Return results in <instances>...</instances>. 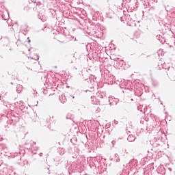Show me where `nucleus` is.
Listing matches in <instances>:
<instances>
[{"mask_svg":"<svg viewBox=\"0 0 175 175\" xmlns=\"http://www.w3.org/2000/svg\"><path fill=\"white\" fill-rule=\"evenodd\" d=\"M16 92H18V94H21V92H23V85H17Z\"/></svg>","mask_w":175,"mask_h":175,"instance_id":"nucleus-1","label":"nucleus"},{"mask_svg":"<svg viewBox=\"0 0 175 175\" xmlns=\"http://www.w3.org/2000/svg\"><path fill=\"white\" fill-rule=\"evenodd\" d=\"M72 98L75 99V96H72Z\"/></svg>","mask_w":175,"mask_h":175,"instance_id":"nucleus-2","label":"nucleus"}]
</instances>
